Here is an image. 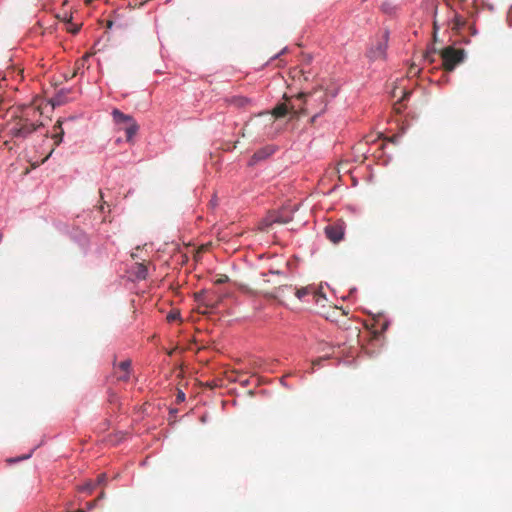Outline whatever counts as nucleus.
<instances>
[{
    "label": "nucleus",
    "mask_w": 512,
    "mask_h": 512,
    "mask_svg": "<svg viewBox=\"0 0 512 512\" xmlns=\"http://www.w3.org/2000/svg\"><path fill=\"white\" fill-rule=\"evenodd\" d=\"M55 133L52 136V139L54 140V143L56 146H58L63 139L64 131L62 129V121L58 120L56 124L54 125Z\"/></svg>",
    "instance_id": "ddd939ff"
},
{
    "label": "nucleus",
    "mask_w": 512,
    "mask_h": 512,
    "mask_svg": "<svg viewBox=\"0 0 512 512\" xmlns=\"http://www.w3.org/2000/svg\"><path fill=\"white\" fill-rule=\"evenodd\" d=\"M442 67L445 71L451 72L455 67L465 59V51L448 46L441 50Z\"/></svg>",
    "instance_id": "7ed1b4c3"
},
{
    "label": "nucleus",
    "mask_w": 512,
    "mask_h": 512,
    "mask_svg": "<svg viewBox=\"0 0 512 512\" xmlns=\"http://www.w3.org/2000/svg\"><path fill=\"white\" fill-rule=\"evenodd\" d=\"M242 137H245V128L242 131Z\"/></svg>",
    "instance_id": "2f4dec72"
},
{
    "label": "nucleus",
    "mask_w": 512,
    "mask_h": 512,
    "mask_svg": "<svg viewBox=\"0 0 512 512\" xmlns=\"http://www.w3.org/2000/svg\"><path fill=\"white\" fill-rule=\"evenodd\" d=\"M274 152H275V148L273 146H271V145L265 146V147L257 150L253 154V156L251 157V160H250V164L254 165L261 160H265L266 158H268L269 156L274 154Z\"/></svg>",
    "instance_id": "6e6552de"
},
{
    "label": "nucleus",
    "mask_w": 512,
    "mask_h": 512,
    "mask_svg": "<svg viewBox=\"0 0 512 512\" xmlns=\"http://www.w3.org/2000/svg\"><path fill=\"white\" fill-rule=\"evenodd\" d=\"M304 99L305 107L301 108L303 113L315 112V115L325 111L327 105V94L324 90L318 89L311 93L299 94L298 99Z\"/></svg>",
    "instance_id": "f03ea898"
},
{
    "label": "nucleus",
    "mask_w": 512,
    "mask_h": 512,
    "mask_svg": "<svg viewBox=\"0 0 512 512\" xmlns=\"http://www.w3.org/2000/svg\"><path fill=\"white\" fill-rule=\"evenodd\" d=\"M381 10L386 14H393L396 11V5L391 0H384L381 4Z\"/></svg>",
    "instance_id": "2eb2a0df"
},
{
    "label": "nucleus",
    "mask_w": 512,
    "mask_h": 512,
    "mask_svg": "<svg viewBox=\"0 0 512 512\" xmlns=\"http://www.w3.org/2000/svg\"><path fill=\"white\" fill-rule=\"evenodd\" d=\"M226 101L228 104L239 108L245 107L251 102L250 99L244 96H231L227 98Z\"/></svg>",
    "instance_id": "f8f14e48"
},
{
    "label": "nucleus",
    "mask_w": 512,
    "mask_h": 512,
    "mask_svg": "<svg viewBox=\"0 0 512 512\" xmlns=\"http://www.w3.org/2000/svg\"><path fill=\"white\" fill-rule=\"evenodd\" d=\"M184 399H185V394L182 391H179V393L177 395V400L183 401Z\"/></svg>",
    "instance_id": "bb28decb"
},
{
    "label": "nucleus",
    "mask_w": 512,
    "mask_h": 512,
    "mask_svg": "<svg viewBox=\"0 0 512 512\" xmlns=\"http://www.w3.org/2000/svg\"><path fill=\"white\" fill-rule=\"evenodd\" d=\"M204 294H205V292H204V291H201V292L197 293V294L195 295V296H196V300H197V301H199V302H200V301H203Z\"/></svg>",
    "instance_id": "a878e982"
},
{
    "label": "nucleus",
    "mask_w": 512,
    "mask_h": 512,
    "mask_svg": "<svg viewBox=\"0 0 512 512\" xmlns=\"http://www.w3.org/2000/svg\"><path fill=\"white\" fill-rule=\"evenodd\" d=\"M81 26H82V24H74L71 21V24H66V31L75 35L80 31Z\"/></svg>",
    "instance_id": "6ab92c4d"
},
{
    "label": "nucleus",
    "mask_w": 512,
    "mask_h": 512,
    "mask_svg": "<svg viewBox=\"0 0 512 512\" xmlns=\"http://www.w3.org/2000/svg\"><path fill=\"white\" fill-rule=\"evenodd\" d=\"M321 346H323V347H321V348L319 349V350H321V351H325V350H326V347H327V348H329V349H331V347H329V346H328V345H326V344H322Z\"/></svg>",
    "instance_id": "c85d7f7f"
},
{
    "label": "nucleus",
    "mask_w": 512,
    "mask_h": 512,
    "mask_svg": "<svg viewBox=\"0 0 512 512\" xmlns=\"http://www.w3.org/2000/svg\"><path fill=\"white\" fill-rule=\"evenodd\" d=\"M93 488H94V485L87 484L86 486L83 487V490L91 491Z\"/></svg>",
    "instance_id": "cd10ccee"
},
{
    "label": "nucleus",
    "mask_w": 512,
    "mask_h": 512,
    "mask_svg": "<svg viewBox=\"0 0 512 512\" xmlns=\"http://www.w3.org/2000/svg\"><path fill=\"white\" fill-rule=\"evenodd\" d=\"M438 29V26H437V21L434 20V30L436 31Z\"/></svg>",
    "instance_id": "c756f323"
},
{
    "label": "nucleus",
    "mask_w": 512,
    "mask_h": 512,
    "mask_svg": "<svg viewBox=\"0 0 512 512\" xmlns=\"http://www.w3.org/2000/svg\"><path fill=\"white\" fill-rule=\"evenodd\" d=\"M326 237L333 243H338L343 239L344 227L340 223L328 225L325 228Z\"/></svg>",
    "instance_id": "423d86ee"
},
{
    "label": "nucleus",
    "mask_w": 512,
    "mask_h": 512,
    "mask_svg": "<svg viewBox=\"0 0 512 512\" xmlns=\"http://www.w3.org/2000/svg\"><path fill=\"white\" fill-rule=\"evenodd\" d=\"M273 222H281V223H285V222H287V221H286V220H282V219H280V218H273V219H270L269 221H268V220H265V221L263 222V225H265V226H269V225H271Z\"/></svg>",
    "instance_id": "5701e85b"
},
{
    "label": "nucleus",
    "mask_w": 512,
    "mask_h": 512,
    "mask_svg": "<svg viewBox=\"0 0 512 512\" xmlns=\"http://www.w3.org/2000/svg\"><path fill=\"white\" fill-rule=\"evenodd\" d=\"M42 111L36 102L16 106L10 119L5 123L3 132L10 139H26L43 126Z\"/></svg>",
    "instance_id": "f257e3e1"
},
{
    "label": "nucleus",
    "mask_w": 512,
    "mask_h": 512,
    "mask_svg": "<svg viewBox=\"0 0 512 512\" xmlns=\"http://www.w3.org/2000/svg\"><path fill=\"white\" fill-rule=\"evenodd\" d=\"M148 274L147 267L144 264H138L136 276L139 279H146Z\"/></svg>",
    "instance_id": "a211bd4d"
},
{
    "label": "nucleus",
    "mask_w": 512,
    "mask_h": 512,
    "mask_svg": "<svg viewBox=\"0 0 512 512\" xmlns=\"http://www.w3.org/2000/svg\"><path fill=\"white\" fill-rule=\"evenodd\" d=\"M131 361L124 360L114 367V374L118 381L127 382L130 378Z\"/></svg>",
    "instance_id": "0eeeda50"
},
{
    "label": "nucleus",
    "mask_w": 512,
    "mask_h": 512,
    "mask_svg": "<svg viewBox=\"0 0 512 512\" xmlns=\"http://www.w3.org/2000/svg\"><path fill=\"white\" fill-rule=\"evenodd\" d=\"M92 0H86V3H90Z\"/></svg>",
    "instance_id": "72a5a7b5"
},
{
    "label": "nucleus",
    "mask_w": 512,
    "mask_h": 512,
    "mask_svg": "<svg viewBox=\"0 0 512 512\" xmlns=\"http://www.w3.org/2000/svg\"><path fill=\"white\" fill-rule=\"evenodd\" d=\"M105 480H106V475L100 474L97 478V484H102V483H104Z\"/></svg>",
    "instance_id": "393cba45"
},
{
    "label": "nucleus",
    "mask_w": 512,
    "mask_h": 512,
    "mask_svg": "<svg viewBox=\"0 0 512 512\" xmlns=\"http://www.w3.org/2000/svg\"><path fill=\"white\" fill-rule=\"evenodd\" d=\"M464 25H465V20L461 16L455 14L454 18H453L452 29L455 31H459L460 29H462V27H464Z\"/></svg>",
    "instance_id": "dca6fc26"
},
{
    "label": "nucleus",
    "mask_w": 512,
    "mask_h": 512,
    "mask_svg": "<svg viewBox=\"0 0 512 512\" xmlns=\"http://www.w3.org/2000/svg\"><path fill=\"white\" fill-rule=\"evenodd\" d=\"M56 18L65 24H71V21H73V14L68 13L67 11H63L62 13L56 14Z\"/></svg>",
    "instance_id": "f3484780"
},
{
    "label": "nucleus",
    "mask_w": 512,
    "mask_h": 512,
    "mask_svg": "<svg viewBox=\"0 0 512 512\" xmlns=\"http://www.w3.org/2000/svg\"><path fill=\"white\" fill-rule=\"evenodd\" d=\"M179 316H180L179 312H171V313L168 314L167 320L168 321H175V320H177L179 318Z\"/></svg>",
    "instance_id": "b1692460"
},
{
    "label": "nucleus",
    "mask_w": 512,
    "mask_h": 512,
    "mask_svg": "<svg viewBox=\"0 0 512 512\" xmlns=\"http://www.w3.org/2000/svg\"><path fill=\"white\" fill-rule=\"evenodd\" d=\"M434 54L435 49L433 51H429L425 54L424 59L425 61L429 62L430 64L434 62Z\"/></svg>",
    "instance_id": "412c9836"
},
{
    "label": "nucleus",
    "mask_w": 512,
    "mask_h": 512,
    "mask_svg": "<svg viewBox=\"0 0 512 512\" xmlns=\"http://www.w3.org/2000/svg\"><path fill=\"white\" fill-rule=\"evenodd\" d=\"M67 2H68L67 0H64L63 5H66V4H67Z\"/></svg>",
    "instance_id": "473e14b6"
},
{
    "label": "nucleus",
    "mask_w": 512,
    "mask_h": 512,
    "mask_svg": "<svg viewBox=\"0 0 512 512\" xmlns=\"http://www.w3.org/2000/svg\"><path fill=\"white\" fill-rule=\"evenodd\" d=\"M77 512H84L83 510H78Z\"/></svg>",
    "instance_id": "f704fd0d"
},
{
    "label": "nucleus",
    "mask_w": 512,
    "mask_h": 512,
    "mask_svg": "<svg viewBox=\"0 0 512 512\" xmlns=\"http://www.w3.org/2000/svg\"><path fill=\"white\" fill-rule=\"evenodd\" d=\"M112 116H113L114 121L117 124L127 125V124L131 123L132 121H134V119L131 116L122 113L118 109L113 110Z\"/></svg>",
    "instance_id": "9d476101"
},
{
    "label": "nucleus",
    "mask_w": 512,
    "mask_h": 512,
    "mask_svg": "<svg viewBox=\"0 0 512 512\" xmlns=\"http://www.w3.org/2000/svg\"><path fill=\"white\" fill-rule=\"evenodd\" d=\"M388 31H384L381 38L377 41L376 45L373 46L369 52L368 57L372 60L384 59L386 56V50L388 47Z\"/></svg>",
    "instance_id": "39448f33"
},
{
    "label": "nucleus",
    "mask_w": 512,
    "mask_h": 512,
    "mask_svg": "<svg viewBox=\"0 0 512 512\" xmlns=\"http://www.w3.org/2000/svg\"><path fill=\"white\" fill-rule=\"evenodd\" d=\"M3 238H4V234L0 231V243L2 242Z\"/></svg>",
    "instance_id": "7c9ffc66"
},
{
    "label": "nucleus",
    "mask_w": 512,
    "mask_h": 512,
    "mask_svg": "<svg viewBox=\"0 0 512 512\" xmlns=\"http://www.w3.org/2000/svg\"><path fill=\"white\" fill-rule=\"evenodd\" d=\"M228 281H229L228 276H227V275H224V274H221V275H219V276L215 279L214 283H215L216 285H221V284L226 283V282H228Z\"/></svg>",
    "instance_id": "aec40b11"
},
{
    "label": "nucleus",
    "mask_w": 512,
    "mask_h": 512,
    "mask_svg": "<svg viewBox=\"0 0 512 512\" xmlns=\"http://www.w3.org/2000/svg\"><path fill=\"white\" fill-rule=\"evenodd\" d=\"M328 355L324 356V357H319L315 360L312 361V370L314 369L315 366H318L321 364L322 361L328 359Z\"/></svg>",
    "instance_id": "4be33fe9"
},
{
    "label": "nucleus",
    "mask_w": 512,
    "mask_h": 512,
    "mask_svg": "<svg viewBox=\"0 0 512 512\" xmlns=\"http://www.w3.org/2000/svg\"><path fill=\"white\" fill-rule=\"evenodd\" d=\"M91 55H92V53H86L80 59H78L76 61L72 77H75L78 74H82L81 71L85 68V66L88 62V59L91 57Z\"/></svg>",
    "instance_id": "9b49d317"
},
{
    "label": "nucleus",
    "mask_w": 512,
    "mask_h": 512,
    "mask_svg": "<svg viewBox=\"0 0 512 512\" xmlns=\"http://www.w3.org/2000/svg\"><path fill=\"white\" fill-rule=\"evenodd\" d=\"M138 125L136 124L135 121H132L131 123L127 124L123 129L125 130V133H126V138H127V141H131L132 138L136 135L137 131H138Z\"/></svg>",
    "instance_id": "4468645a"
},
{
    "label": "nucleus",
    "mask_w": 512,
    "mask_h": 512,
    "mask_svg": "<svg viewBox=\"0 0 512 512\" xmlns=\"http://www.w3.org/2000/svg\"><path fill=\"white\" fill-rule=\"evenodd\" d=\"M286 290L289 292L294 291L296 297L300 300L304 299L308 295H312L315 301L318 302L319 298L323 296L321 291L311 285L301 288H292V286L283 285L278 288V294L284 295Z\"/></svg>",
    "instance_id": "20e7f679"
},
{
    "label": "nucleus",
    "mask_w": 512,
    "mask_h": 512,
    "mask_svg": "<svg viewBox=\"0 0 512 512\" xmlns=\"http://www.w3.org/2000/svg\"><path fill=\"white\" fill-rule=\"evenodd\" d=\"M288 113V107L285 103H282V104H278L277 106L274 107V109L272 110V113L271 115L270 114H264L268 120L270 122L273 121V117L274 118H281V117H284L286 116Z\"/></svg>",
    "instance_id": "1a4fd4ad"
}]
</instances>
